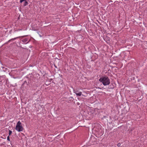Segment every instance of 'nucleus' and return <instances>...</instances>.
Here are the masks:
<instances>
[{
    "label": "nucleus",
    "mask_w": 147,
    "mask_h": 147,
    "mask_svg": "<svg viewBox=\"0 0 147 147\" xmlns=\"http://www.w3.org/2000/svg\"><path fill=\"white\" fill-rule=\"evenodd\" d=\"M104 86L109 85L110 84V80L108 76H102L101 77L99 80Z\"/></svg>",
    "instance_id": "obj_1"
},
{
    "label": "nucleus",
    "mask_w": 147,
    "mask_h": 147,
    "mask_svg": "<svg viewBox=\"0 0 147 147\" xmlns=\"http://www.w3.org/2000/svg\"><path fill=\"white\" fill-rule=\"evenodd\" d=\"M21 124V122L19 121L16 125V129L19 132L23 130V128Z\"/></svg>",
    "instance_id": "obj_2"
},
{
    "label": "nucleus",
    "mask_w": 147,
    "mask_h": 147,
    "mask_svg": "<svg viewBox=\"0 0 147 147\" xmlns=\"http://www.w3.org/2000/svg\"><path fill=\"white\" fill-rule=\"evenodd\" d=\"M28 40V38H25L24 39L22 40V42L26 44L28 43L29 41H28L27 42V41Z\"/></svg>",
    "instance_id": "obj_3"
},
{
    "label": "nucleus",
    "mask_w": 147,
    "mask_h": 147,
    "mask_svg": "<svg viewBox=\"0 0 147 147\" xmlns=\"http://www.w3.org/2000/svg\"><path fill=\"white\" fill-rule=\"evenodd\" d=\"M74 93H75L77 96H80L82 94V92H74Z\"/></svg>",
    "instance_id": "obj_4"
},
{
    "label": "nucleus",
    "mask_w": 147,
    "mask_h": 147,
    "mask_svg": "<svg viewBox=\"0 0 147 147\" xmlns=\"http://www.w3.org/2000/svg\"><path fill=\"white\" fill-rule=\"evenodd\" d=\"M21 37V36H19V37H16V38H12L11 39H10V40H9L8 41V42H10V41H11V40H15V39L18 38H20Z\"/></svg>",
    "instance_id": "obj_5"
},
{
    "label": "nucleus",
    "mask_w": 147,
    "mask_h": 147,
    "mask_svg": "<svg viewBox=\"0 0 147 147\" xmlns=\"http://www.w3.org/2000/svg\"><path fill=\"white\" fill-rule=\"evenodd\" d=\"M2 69H3V71H6L7 70V68H6L4 67H2Z\"/></svg>",
    "instance_id": "obj_6"
},
{
    "label": "nucleus",
    "mask_w": 147,
    "mask_h": 147,
    "mask_svg": "<svg viewBox=\"0 0 147 147\" xmlns=\"http://www.w3.org/2000/svg\"><path fill=\"white\" fill-rule=\"evenodd\" d=\"M12 133V131L9 130V136H10L11 134Z\"/></svg>",
    "instance_id": "obj_7"
},
{
    "label": "nucleus",
    "mask_w": 147,
    "mask_h": 147,
    "mask_svg": "<svg viewBox=\"0 0 147 147\" xmlns=\"http://www.w3.org/2000/svg\"><path fill=\"white\" fill-rule=\"evenodd\" d=\"M29 82H27L26 81H25L24 83L23 84H26L27 85H28V84Z\"/></svg>",
    "instance_id": "obj_8"
},
{
    "label": "nucleus",
    "mask_w": 147,
    "mask_h": 147,
    "mask_svg": "<svg viewBox=\"0 0 147 147\" xmlns=\"http://www.w3.org/2000/svg\"><path fill=\"white\" fill-rule=\"evenodd\" d=\"M28 3L26 1H25V2H24V6H26V5H28Z\"/></svg>",
    "instance_id": "obj_9"
},
{
    "label": "nucleus",
    "mask_w": 147,
    "mask_h": 147,
    "mask_svg": "<svg viewBox=\"0 0 147 147\" xmlns=\"http://www.w3.org/2000/svg\"><path fill=\"white\" fill-rule=\"evenodd\" d=\"M7 140H8L9 141H10V139H9V136H8L7 137Z\"/></svg>",
    "instance_id": "obj_10"
},
{
    "label": "nucleus",
    "mask_w": 147,
    "mask_h": 147,
    "mask_svg": "<svg viewBox=\"0 0 147 147\" xmlns=\"http://www.w3.org/2000/svg\"><path fill=\"white\" fill-rule=\"evenodd\" d=\"M117 146L118 147H120L121 146V144L120 143H119L117 144Z\"/></svg>",
    "instance_id": "obj_11"
},
{
    "label": "nucleus",
    "mask_w": 147,
    "mask_h": 147,
    "mask_svg": "<svg viewBox=\"0 0 147 147\" xmlns=\"http://www.w3.org/2000/svg\"><path fill=\"white\" fill-rule=\"evenodd\" d=\"M26 0H20V2L22 3V2L26 1Z\"/></svg>",
    "instance_id": "obj_12"
},
{
    "label": "nucleus",
    "mask_w": 147,
    "mask_h": 147,
    "mask_svg": "<svg viewBox=\"0 0 147 147\" xmlns=\"http://www.w3.org/2000/svg\"><path fill=\"white\" fill-rule=\"evenodd\" d=\"M74 92H78V91H77V90H76V91H75V90H74Z\"/></svg>",
    "instance_id": "obj_13"
},
{
    "label": "nucleus",
    "mask_w": 147,
    "mask_h": 147,
    "mask_svg": "<svg viewBox=\"0 0 147 147\" xmlns=\"http://www.w3.org/2000/svg\"><path fill=\"white\" fill-rule=\"evenodd\" d=\"M22 36L21 37H24V36Z\"/></svg>",
    "instance_id": "obj_14"
}]
</instances>
